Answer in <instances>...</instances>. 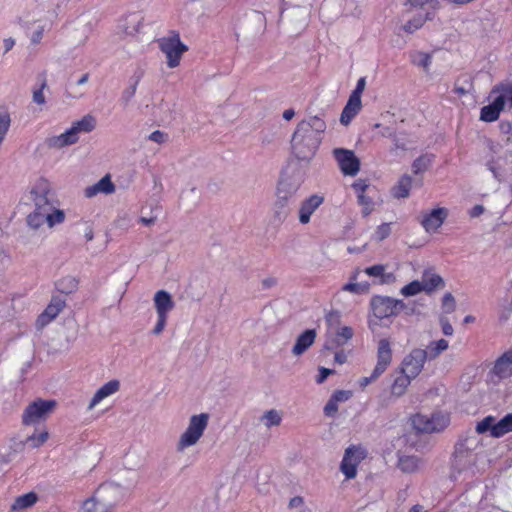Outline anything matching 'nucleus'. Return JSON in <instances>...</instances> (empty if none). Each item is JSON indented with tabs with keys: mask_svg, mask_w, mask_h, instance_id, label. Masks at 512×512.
Returning a JSON list of instances; mask_svg holds the SVG:
<instances>
[{
	"mask_svg": "<svg viewBox=\"0 0 512 512\" xmlns=\"http://www.w3.org/2000/svg\"><path fill=\"white\" fill-rule=\"evenodd\" d=\"M501 132L506 135V140L512 142V124L509 122H503L500 124Z\"/></svg>",
	"mask_w": 512,
	"mask_h": 512,
	"instance_id": "774afa93",
	"label": "nucleus"
},
{
	"mask_svg": "<svg viewBox=\"0 0 512 512\" xmlns=\"http://www.w3.org/2000/svg\"><path fill=\"white\" fill-rule=\"evenodd\" d=\"M449 348V342L446 339H439L435 341H431L426 349H423L426 354L427 360H435Z\"/></svg>",
	"mask_w": 512,
	"mask_h": 512,
	"instance_id": "473e14b6",
	"label": "nucleus"
},
{
	"mask_svg": "<svg viewBox=\"0 0 512 512\" xmlns=\"http://www.w3.org/2000/svg\"><path fill=\"white\" fill-rule=\"evenodd\" d=\"M361 107V99L349 96V99L340 116L341 124L347 126L352 121V119L360 112Z\"/></svg>",
	"mask_w": 512,
	"mask_h": 512,
	"instance_id": "cd10ccee",
	"label": "nucleus"
},
{
	"mask_svg": "<svg viewBox=\"0 0 512 512\" xmlns=\"http://www.w3.org/2000/svg\"><path fill=\"white\" fill-rule=\"evenodd\" d=\"M430 164V160L426 157L417 158L412 165L413 172L415 174L425 171Z\"/></svg>",
	"mask_w": 512,
	"mask_h": 512,
	"instance_id": "4d7b16f0",
	"label": "nucleus"
},
{
	"mask_svg": "<svg viewBox=\"0 0 512 512\" xmlns=\"http://www.w3.org/2000/svg\"><path fill=\"white\" fill-rule=\"evenodd\" d=\"M46 31V26L39 24L30 34V42L32 45H38L41 43Z\"/></svg>",
	"mask_w": 512,
	"mask_h": 512,
	"instance_id": "3c124183",
	"label": "nucleus"
},
{
	"mask_svg": "<svg viewBox=\"0 0 512 512\" xmlns=\"http://www.w3.org/2000/svg\"><path fill=\"white\" fill-rule=\"evenodd\" d=\"M423 466V462L416 456L404 455L399 457L398 467L404 473H415Z\"/></svg>",
	"mask_w": 512,
	"mask_h": 512,
	"instance_id": "72a5a7b5",
	"label": "nucleus"
},
{
	"mask_svg": "<svg viewBox=\"0 0 512 512\" xmlns=\"http://www.w3.org/2000/svg\"><path fill=\"white\" fill-rule=\"evenodd\" d=\"M55 400L37 399L24 410L22 421L25 425H34L44 421L55 409Z\"/></svg>",
	"mask_w": 512,
	"mask_h": 512,
	"instance_id": "0eeeda50",
	"label": "nucleus"
},
{
	"mask_svg": "<svg viewBox=\"0 0 512 512\" xmlns=\"http://www.w3.org/2000/svg\"><path fill=\"white\" fill-rule=\"evenodd\" d=\"M456 302L451 293H446L442 298V310L445 314H451L455 311Z\"/></svg>",
	"mask_w": 512,
	"mask_h": 512,
	"instance_id": "09e8293b",
	"label": "nucleus"
},
{
	"mask_svg": "<svg viewBox=\"0 0 512 512\" xmlns=\"http://www.w3.org/2000/svg\"><path fill=\"white\" fill-rule=\"evenodd\" d=\"M154 307L157 315L168 317L169 313L174 309L175 303L169 292L159 290L153 297Z\"/></svg>",
	"mask_w": 512,
	"mask_h": 512,
	"instance_id": "4be33fe9",
	"label": "nucleus"
},
{
	"mask_svg": "<svg viewBox=\"0 0 512 512\" xmlns=\"http://www.w3.org/2000/svg\"><path fill=\"white\" fill-rule=\"evenodd\" d=\"M66 219L65 211L59 208H56L53 205V201L51 196H48V209L45 213V221L49 228H54L57 225L64 223Z\"/></svg>",
	"mask_w": 512,
	"mask_h": 512,
	"instance_id": "c85d7f7f",
	"label": "nucleus"
},
{
	"mask_svg": "<svg viewBox=\"0 0 512 512\" xmlns=\"http://www.w3.org/2000/svg\"><path fill=\"white\" fill-rule=\"evenodd\" d=\"M167 320H168V317L157 315V322L152 330V333L154 335H160L166 327Z\"/></svg>",
	"mask_w": 512,
	"mask_h": 512,
	"instance_id": "052dcab7",
	"label": "nucleus"
},
{
	"mask_svg": "<svg viewBox=\"0 0 512 512\" xmlns=\"http://www.w3.org/2000/svg\"><path fill=\"white\" fill-rule=\"evenodd\" d=\"M291 200L290 197L278 193L276 190V201H275V209H276V215L279 219L285 218L287 216V212L285 210L286 206L288 205L289 201Z\"/></svg>",
	"mask_w": 512,
	"mask_h": 512,
	"instance_id": "79ce46f5",
	"label": "nucleus"
},
{
	"mask_svg": "<svg viewBox=\"0 0 512 512\" xmlns=\"http://www.w3.org/2000/svg\"><path fill=\"white\" fill-rule=\"evenodd\" d=\"M486 167L498 181L507 180L512 177V156L492 157L486 162Z\"/></svg>",
	"mask_w": 512,
	"mask_h": 512,
	"instance_id": "2eb2a0df",
	"label": "nucleus"
},
{
	"mask_svg": "<svg viewBox=\"0 0 512 512\" xmlns=\"http://www.w3.org/2000/svg\"><path fill=\"white\" fill-rule=\"evenodd\" d=\"M352 397V392L349 390H337L331 395V399L335 401L338 405L339 403H343L348 401Z\"/></svg>",
	"mask_w": 512,
	"mask_h": 512,
	"instance_id": "13d9d810",
	"label": "nucleus"
},
{
	"mask_svg": "<svg viewBox=\"0 0 512 512\" xmlns=\"http://www.w3.org/2000/svg\"><path fill=\"white\" fill-rule=\"evenodd\" d=\"M337 411L338 404L330 398L326 405L324 406V414L326 416L332 417L337 413Z\"/></svg>",
	"mask_w": 512,
	"mask_h": 512,
	"instance_id": "338daca9",
	"label": "nucleus"
},
{
	"mask_svg": "<svg viewBox=\"0 0 512 512\" xmlns=\"http://www.w3.org/2000/svg\"><path fill=\"white\" fill-rule=\"evenodd\" d=\"M358 203L362 207V214L364 216H368L374 210V202L366 195L361 194L360 197H358Z\"/></svg>",
	"mask_w": 512,
	"mask_h": 512,
	"instance_id": "603ef678",
	"label": "nucleus"
},
{
	"mask_svg": "<svg viewBox=\"0 0 512 512\" xmlns=\"http://www.w3.org/2000/svg\"><path fill=\"white\" fill-rule=\"evenodd\" d=\"M423 291L421 282L419 280H414L407 285L403 286L400 290L401 295L404 297L415 296Z\"/></svg>",
	"mask_w": 512,
	"mask_h": 512,
	"instance_id": "a18cd8bd",
	"label": "nucleus"
},
{
	"mask_svg": "<svg viewBox=\"0 0 512 512\" xmlns=\"http://www.w3.org/2000/svg\"><path fill=\"white\" fill-rule=\"evenodd\" d=\"M299 187V182L290 178H283L278 183L277 191L278 193H282L292 199L299 190Z\"/></svg>",
	"mask_w": 512,
	"mask_h": 512,
	"instance_id": "4c0bfd02",
	"label": "nucleus"
},
{
	"mask_svg": "<svg viewBox=\"0 0 512 512\" xmlns=\"http://www.w3.org/2000/svg\"><path fill=\"white\" fill-rule=\"evenodd\" d=\"M121 387V383L117 379H112L105 384H103L101 387H99L94 395L92 396L87 409L88 411H92L95 409L99 404H101L106 398L113 396L117 392H119Z\"/></svg>",
	"mask_w": 512,
	"mask_h": 512,
	"instance_id": "f3484780",
	"label": "nucleus"
},
{
	"mask_svg": "<svg viewBox=\"0 0 512 512\" xmlns=\"http://www.w3.org/2000/svg\"><path fill=\"white\" fill-rule=\"evenodd\" d=\"M490 373L499 380L512 377V349L496 359Z\"/></svg>",
	"mask_w": 512,
	"mask_h": 512,
	"instance_id": "6ab92c4d",
	"label": "nucleus"
},
{
	"mask_svg": "<svg viewBox=\"0 0 512 512\" xmlns=\"http://www.w3.org/2000/svg\"><path fill=\"white\" fill-rule=\"evenodd\" d=\"M364 272L371 277H380L381 283H389L394 278L392 273H385V266L380 264L367 267Z\"/></svg>",
	"mask_w": 512,
	"mask_h": 512,
	"instance_id": "58836bf2",
	"label": "nucleus"
},
{
	"mask_svg": "<svg viewBox=\"0 0 512 512\" xmlns=\"http://www.w3.org/2000/svg\"><path fill=\"white\" fill-rule=\"evenodd\" d=\"M429 16L428 12L425 15H418L405 23L402 28L407 33H414L424 25L426 20L430 18Z\"/></svg>",
	"mask_w": 512,
	"mask_h": 512,
	"instance_id": "a19ab883",
	"label": "nucleus"
},
{
	"mask_svg": "<svg viewBox=\"0 0 512 512\" xmlns=\"http://www.w3.org/2000/svg\"><path fill=\"white\" fill-rule=\"evenodd\" d=\"M366 87V79L365 77H361L358 79L355 89L352 91L350 96L361 99V95Z\"/></svg>",
	"mask_w": 512,
	"mask_h": 512,
	"instance_id": "0e129e2a",
	"label": "nucleus"
},
{
	"mask_svg": "<svg viewBox=\"0 0 512 512\" xmlns=\"http://www.w3.org/2000/svg\"><path fill=\"white\" fill-rule=\"evenodd\" d=\"M158 44L161 52L166 57L167 66L169 68L179 66L182 55L188 50L187 46L180 40L177 34L159 39Z\"/></svg>",
	"mask_w": 512,
	"mask_h": 512,
	"instance_id": "39448f33",
	"label": "nucleus"
},
{
	"mask_svg": "<svg viewBox=\"0 0 512 512\" xmlns=\"http://www.w3.org/2000/svg\"><path fill=\"white\" fill-rule=\"evenodd\" d=\"M210 415L206 412L193 414L189 417L184 431L180 434L177 443V452H184L190 447L198 444L208 428Z\"/></svg>",
	"mask_w": 512,
	"mask_h": 512,
	"instance_id": "20e7f679",
	"label": "nucleus"
},
{
	"mask_svg": "<svg viewBox=\"0 0 512 512\" xmlns=\"http://www.w3.org/2000/svg\"><path fill=\"white\" fill-rule=\"evenodd\" d=\"M316 335L314 329L305 330L297 337L296 343L292 348V353L295 356L302 355L314 343Z\"/></svg>",
	"mask_w": 512,
	"mask_h": 512,
	"instance_id": "bb28decb",
	"label": "nucleus"
},
{
	"mask_svg": "<svg viewBox=\"0 0 512 512\" xmlns=\"http://www.w3.org/2000/svg\"><path fill=\"white\" fill-rule=\"evenodd\" d=\"M412 182L410 176H402L392 190L393 196L398 199L407 198L412 188Z\"/></svg>",
	"mask_w": 512,
	"mask_h": 512,
	"instance_id": "c9c22d12",
	"label": "nucleus"
},
{
	"mask_svg": "<svg viewBox=\"0 0 512 512\" xmlns=\"http://www.w3.org/2000/svg\"><path fill=\"white\" fill-rule=\"evenodd\" d=\"M168 134L163 132V131H160V130H156V131H153L149 136H148V139L150 141H153L157 144H164L168 141Z\"/></svg>",
	"mask_w": 512,
	"mask_h": 512,
	"instance_id": "bf43d9fd",
	"label": "nucleus"
},
{
	"mask_svg": "<svg viewBox=\"0 0 512 512\" xmlns=\"http://www.w3.org/2000/svg\"><path fill=\"white\" fill-rule=\"evenodd\" d=\"M97 500L110 512L123 498L124 489L114 482H105L96 489Z\"/></svg>",
	"mask_w": 512,
	"mask_h": 512,
	"instance_id": "9b49d317",
	"label": "nucleus"
},
{
	"mask_svg": "<svg viewBox=\"0 0 512 512\" xmlns=\"http://www.w3.org/2000/svg\"><path fill=\"white\" fill-rule=\"evenodd\" d=\"M324 198L320 195L314 194L305 199L299 208L298 219L303 225L310 222L312 214L321 206Z\"/></svg>",
	"mask_w": 512,
	"mask_h": 512,
	"instance_id": "aec40b11",
	"label": "nucleus"
},
{
	"mask_svg": "<svg viewBox=\"0 0 512 512\" xmlns=\"http://www.w3.org/2000/svg\"><path fill=\"white\" fill-rule=\"evenodd\" d=\"M499 115L500 111L491 102L481 109L480 119L485 122H493L498 119Z\"/></svg>",
	"mask_w": 512,
	"mask_h": 512,
	"instance_id": "37998d69",
	"label": "nucleus"
},
{
	"mask_svg": "<svg viewBox=\"0 0 512 512\" xmlns=\"http://www.w3.org/2000/svg\"><path fill=\"white\" fill-rule=\"evenodd\" d=\"M412 62L415 65L428 70L431 64V56L425 52H415L412 56Z\"/></svg>",
	"mask_w": 512,
	"mask_h": 512,
	"instance_id": "de8ad7c7",
	"label": "nucleus"
},
{
	"mask_svg": "<svg viewBox=\"0 0 512 512\" xmlns=\"http://www.w3.org/2000/svg\"><path fill=\"white\" fill-rule=\"evenodd\" d=\"M332 154L341 170L346 176H355L360 170V160L354 151L344 148H335Z\"/></svg>",
	"mask_w": 512,
	"mask_h": 512,
	"instance_id": "f8f14e48",
	"label": "nucleus"
},
{
	"mask_svg": "<svg viewBox=\"0 0 512 512\" xmlns=\"http://www.w3.org/2000/svg\"><path fill=\"white\" fill-rule=\"evenodd\" d=\"M370 306L373 315L382 320L398 315L405 308V303L388 296H374L370 301Z\"/></svg>",
	"mask_w": 512,
	"mask_h": 512,
	"instance_id": "6e6552de",
	"label": "nucleus"
},
{
	"mask_svg": "<svg viewBox=\"0 0 512 512\" xmlns=\"http://www.w3.org/2000/svg\"><path fill=\"white\" fill-rule=\"evenodd\" d=\"M392 347L388 338H381L377 342L376 358L377 362L374 369L384 373L392 363Z\"/></svg>",
	"mask_w": 512,
	"mask_h": 512,
	"instance_id": "a211bd4d",
	"label": "nucleus"
},
{
	"mask_svg": "<svg viewBox=\"0 0 512 512\" xmlns=\"http://www.w3.org/2000/svg\"><path fill=\"white\" fill-rule=\"evenodd\" d=\"M65 306L64 301L60 298H53L51 302L48 304L46 309L41 313L37 319V325L40 327H44L53 321L59 313L63 310Z\"/></svg>",
	"mask_w": 512,
	"mask_h": 512,
	"instance_id": "5701e85b",
	"label": "nucleus"
},
{
	"mask_svg": "<svg viewBox=\"0 0 512 512\" xmlns=\"http://www.w3.org/2000/svg\"><path fill=\"white\" fill-rule=\"evenodd\" d=\"M366 456L367 451L361 445H350L345 449L340 463V471L347 480L354 479L357 476L358 466Z\"/></svg>",
	"mask_w": 512,
	"mask_h": 512,
	"instance_id": "423d86ee",
	"label": "nucleus"
},
{
	"mask_svg": "<svg viewBox=\"0 0 512 512\" xmlns=\"http://www.w3.org/2000/svg\"><path fill=\"white\" fill-rule=\"evenodd\" d=\"M139 78L140 77H137L136 80L134 81V83L131 84L130 86H128L122 92L121 101L124 102L125 104H128L131 101V99L135 96Z\"/></svg>",
	"mask_w": 512,
	"mask_h": 512,
	"instance_id": "5fc2aeb1",
	"label": "nucleus"
},
{
	"mask_svg": "<svg viewBox=\"0 0 512 512\" xmlns=\"http://www.w3.org/2000/svg\"><path fill=\"white\" fill-rule=\"evenodd\" d=\"M509 432H512V413L505 415L498 421L495 419L492 437L499 438Z\"/></svg>",
	"mask_w": 512,
	"mask_h": 512,
	"instance_id": "e433bc0d",
	"label": "nucleus"
},
{
	"mask_svg": "<svg viewBox=\"0 0 512 512\" xmlns=\"http://www.w3.org/2000/svg\"><path fill=\"white\" fill-rule=\"evenodd\" d=\"M494 425H495V417L487 416L483 420H481L480 422L477 423L476 431L479 434L489 432L490 435L492 436Z\"/></svg>",
	"mask_w": 512,
	"mask_h": 512,
	"instance_id": "49530a36",
	"label": "nucleus"
},
{
	"mask_svg": "<svg viewBox=\"0 0 512 512\" xmlns=\"http://www.w3.org/2000/svg\"><path fill=\"white\" fill-rule=\"evenodd\" d=\"M37 501L38 495L35 492H29L18 496L10 509L12 512H21L35 505Z\"/></svg>",
	"mask_w": 512,
	"mask_h": 512,
	"instance_id": "2f4dec72",
	"label": "nucleus"
},
{
	"mask_svg": "<svg viewBox=\"0 0 512 512\" xmlns=\"http://www.w3.org/2000/svg\"><path fill=\"white\" fill-rule=\"evenodd\" d=\"M412 380L413 379L411 377L398 370L397 375L395 376L390 387L391 396L397 398L403 396L406 393L407 388L411 384Z\"/></svg>",
	"mask_w": 512,
	"mask_h": 512,
	"instance_id": "c756f323",
	"label": "nucleus"
},
{
	"mask_svg": "<svg viewBox=\"0 0 512 512\" xmlns=\"http://www.w3.org/2000/svg\"><path fill=\"white\" fill-rule=\"evenodd\" d=\"M492 104L501 112L504 108L510 106V94L506 85L494 88L491 92Z\"/></svg>",
	"mask_w": 512,
	"mask_h": 512,
	"instance_id": "7c9ffc66",
	"label": "nucleus"
},
{
	"mask_svg": "<svg viewBox=\"0 0 512 512\" xmlns=\"http://www.w3.org/2000/svg\"><path fill=\"white\" fill-rule=\"evenodd\" d=\"M421 285L425 293H432L436 289L445 287L443 278L432 270H425L422 274Z\"/></svg>",
	"mask_w": 512,
	"mask_h": 512,
	"instance_id": "393cba45",
	"label": "nucleus"
},
{
	"mask_svg": "<svg viewBox=\"0 0 512 512\" xmlns=\"http://www.w3.org/2000/svg\"><path fill=\"white\" fill-rule=\"evenodd\" d=\"M391 233L390 223H382L377 227L374 233V238L377 241H382L386 239Z\"/></svg>",
	"mask_w": 512,
	"mask_h": 512,
	"instance_id": "6e6d98bb",
	"label": "nucleus"
},
{
	"mask_svg": "<svg viewBox=\"0 0 512 512\" xmlns=\"http://www.w3.org/2000/svg\"><path fill=\"white\" fill-rule=\"evenodd\" d=\"M49 438V433L47 430H42L37 433H33L27 438V443L32 448H38L42 446Z\"/></svg>",
	"mask_w": 512,
	"mask_h": 512,
	"instance_id": "c03bdc74",
	"label": "nucleus"
},
{
	"mask_svg": "<svg viewBox=\"0 0 512 512\" xmlns=\"http://www.w3.org/2000/svg\"><path fill=\"white\" fill-rule=\"evenodd\" d=\"M327 323L326 340L324 347L328 350L345 346L354 336V330L348 325H343L339 312L331 311L325 316Z\"/></svg>",
	"mask_w": 512,
	"mask_h": 512,
	"instance_id": "7ed1b4c3",
	"label": "nucleus"
},
{
	"mask_svg": "<svg viewBox=\"0 0 512 512\" xmlns=\"http://www.w3.org/2000/svg\"><path fill=\"white\" fill-rule=\"evenodd\" d=\"M449 216V210L445 207H434L421 213L419 222L424 231L428 234H435L439 231Z\"/></svg>",
	"mask_w": 512,
	"mask_h": 512,
	"instance_id": "9d476101",
	"label": "nucleus"
},
{
	"mask_svg": "<svg viewBox=\"0 0 512 512\" xmlns=\"http://www.w3.org/2000/svg\"><path fill=\"white\" fill-rule=\"evenodd\" d=\"M326 129V121L319 115L300 121L291 139V148L295 157L301 161H310L315 156Z\"/></svg>",
	"mask_w": 512,
	"mask_h": 512,
	"instance_id": "f257e3e1",
	"label": "nucleus"
},
{
	"mask_svg": "<svg viewBox=\"0 0 512 512\" xmlns=\"http://www.w3.org/2000/svg\"><path fill=\"white\" fill-rule=\"evenodd\" d=\"M353 189L357 193V198L360 197V195H365V191L368 189L369 185L367 184L366 180L358 179L353 183Z\"/></svg>",
	"mask_w": 512,
	"mask_h": 512,
	"instance_id": "e2e57ef3",
	"label": "nucleus"
},
{
	"mask_svg": "<svg viewBox=\"0 0 512 512\" xmlns=\"http://www.w3.org/2000/svg\"><path fill=\"white\" fill-rule=\"evenodd\" d=\"M115 192V185L111 180L110 175H105L97 183L85 189V196L88 198L94 197L97 194L109 195Z\"/></svg>",
	"mask_w": 512,
	"mask_h": 512,
	"instance_id": "b1692460",
	"label": "nucleus"
},
{
	"mask_svg": "<svg viewBox=\"0 0 512 512\" xmlns=\"http://www.w3.org/2000/svg\"><path fill=\"white\" fill-rule=\"evenodd\" d=\"M81 512H108L105 507H103V504H100V502L97 500V494L94 492V494L86 499L82 506H81Z\"/></svg>",
	"mask_w": 512,
	"mask_h": 512,
	"instance_id": "ea45409f",
	"label": "nucleus"
},
{
	"mask_svg": "<svg viewBox=\"0 0 512 512\" xmlns=\"http://www.w3.org/2000/svg\"><path fill=\"white\" fill-rule=\"evenodd\" d=\"M97 126L96 117L92 114H86L78 120L71 123L70 128L74 131L75 136L80 138L82 133H90L95 130Z\"/></svg>",
	"mask_w": 512,
	"mask_h": 512,
	"instance_id": "a878e982",
	"label": "nucleus"
},
{
	"mask_svg": "<svg viewBox=\"0 0 512 512\" xmlns=\"http://www.w3.org/2000/svg\"><path fill=\"white\" fill-rule=\"evenodd\" d=\"M426 360L423 349H413L402 360L399 371L415 379L422 372Z\"/></svg>",
	"mask_w": 512,
	"mask_h": 512,
	"instance_id": "4468645a",
	"label": "nucleus"
},
{
	"mask_svg": "<svg viewBox=\"0 0 512 512\" xmlns=\"http://www.w3.org/2000/svg\"><path fill=\"white\" fill-rule=\"evenodd\" d=\"M439 322H440V326H441L443 334L445 336H452L454 333V329H453L452 325L449 323V320L446 317L441 316L439 319Z\"/></svg>",
	"mask_w": 512,
	"mask_h": 512,
	"instance_id": "680f3d73",
	"label": "nucleus"
},
{
	"mask_svg": "<svg viewBox=\"0 0 512 512\" xmlns=\"http://www.w3.org/2000/svg\"><path fill=\"white\" fill-rule=\"evenodd\" d=\"M449 424V416L443 413L432 415L416 414L412 418L413 427L422 433H434L445 429Z\"/></svg>",
	"mask_w": 512,
	"mask_h": 512,
	"instance_id": "1a4fd4ad",
	"label": "nucleus"
},
{
	"mask_svg": "<svg viewBox=\"0 0 512 512\" xmlns=\"http://www.w3.org/2000/svg\"><path fill=\"white\" fill-rule=\"evenodd\" d=\"M383 373L380 371L373 369L369 376L362 377L358 380V386L363 390L371 383L375 382Z\"/></svg>",
	"mask_w": 512,
	"mask_h": 512,
	"instance_id": "864d4df0",
	"label": "nucleus"
},
{
	"mask_svg": "<svg viewBox=\"0 0 512 512\" xmlns=\"http://www.w3.org/2000/svg\"><path fill=\"white\" fill-rule=\"evenodd\" d=\"M45 88H46V82H43L38 88L33 89V93H32L33 102L39 106H43L46 104V97L44 94Z\"/></svg>",
	"mask_w": 512,
	"mask_h": 512,
	"instance_id": "8fccbe9b",
	"label": "nucleus"
},
{
	"mask_svg": "<svg viewBox=\"0 0 512 512\" xmlns=\"http://www.w3.org/2000/svg\"><path fill=\"white\" fill-rule=\"evenodd\" d=\"M79 142V137L75 136L74 131L70 127L62 133L50 135L45 139V145L52 150H62L66 147L75 145Z\"/></svg>",
	"mask_w": 512,
	"mask_h": 512,
	"instance_id": "dca6fc26",
	"label": "nucleus"
},
{
	"mask_svg": "<svg viewBox=\"0 0 512 512\" xmlns=\"http://www.w3.org/2000/svg\"><path fill=\"white\" fill-rule=\"evenodd\" d=\"M283 412L277 409H269L260 417V422L267 428L277 427L282 423Z\"/></svg>",
	"mask_w": 512,
	"mask_h": 512,
	"instance_id": "f704fd0d",
	"label": "nucleus"
},
{
	"mask_svg": "<svg viewBox=\"0 0 512 512\" xmlns=\"http://www.w3.org/2000/svg\"><path fill=\"white\" fill-rule=\"evenodd\" d=\"M144 17L140 12H133L126 15L120 22L119 30L127 36H134L143 27Z\"/></svg>",
	"mask_w": 512,
	"mask_h": 512,
	"instance_id": "412c9836",
	"label": "nucleus"
},
{
	"mask_svg": "<svg viewBox=\"0 0 512 512\" xmlns=\"http://www.w3.org/2000/svg\"><path fill=\"white\" fill-rule=\"evenodd\" d=\"M343 291L360 294L365 291V287L359 283H347L342 287Z\"/></svg>",
	"mask_w": 512,
	"mask_h": 512,
	"instance_id": "69168bd1",
	"label": "nucleus"
},
{
	"mask_svg": "<svg viewBox=\"0 0 512 512\" xmlns=\"http://www.w3.org/2000/svg\"><path fill=\"white\" fill-rule=\"evenodd\" d=\"M52 195L51 183L43 177L36 179L29 188V199L34 205V210L26 218L27 225L33 229H39L45 221V213L48 209V196Z\"/></svg>",
	"mask_w": 512,
	"mask_h": 512,
	"instance_id": "f03ea898",
	"label": "nucleus"
},
{
	"mask_svg": "<svg viewBox=\"0 0 512 512\" xmlns=\"http://www.w3.org/2000/svg\"><path fill=\"white\" fill-rule=\"evenodd\" d=\"M476 454L472 449V441L458 443L454 453L453 467L458 472L465 471L473 467L476 463Z\"/></svg>",
	"mask_w": 512,
	"mask_h": 512,
	"instance_id": "ddd939ff",
	"label": "nucleus"
}]
</instances>
